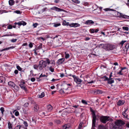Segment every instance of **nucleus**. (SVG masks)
Listing matches in <instances>:
<instances>
[{
    "instance_id": "1",
    "label": "nucleus",
    "mask_w": 129,
    "mask_h": 129,
    "mask_svg": "<svg viewBox=\"0 0 129 129\" xmlns=\"http://www.w3.org/2000/svg\"><path fill=\"white\" fill-rule=\"evenodd\" d=\"M124 122L121 120H117L114 122L110 123V129H121Z\"/></svg>"
},
{
    "instance_id": "2",
    "label": "nucleus",
    "mask_w": 129,
    "mask_h": 129,
    "mask_svg": "<svg viewBox=\"0 0 129 129\" xmlns=\"http://www.w3.org/2000/svg\"><path fill=\"white\" fill-rule=\"evenodd\" d=\"M45 60H42L40 61L39 63V71L42 70L43 68H45L47 64L49 65L50 63V60L48 58L45 59Z\"/></svg>"
},
{
    "instance_id": "3",
    "label": "nucleus",
    "mask_w": 129,
    "mask_h": 129,
    "mask_svg": "<svg viewBox=\"0 0 129 129\" xmlns=\"http://www.w3.org/2000/svg\"><path fill=\"white\" fill-rule=\"evenodd\" d=\"M99 47L102 46V48L105 49L106 50H112L115 48L114 45L108 44H101L98 45Z\"/></svg>"
},
{
    "instance_id": "4",
    "label": "nucleus",
    "mask_w": 129,
    "mask_h": 129,
    "mask_svg": "<svg viewBox=\"0 0 129 129\" xmlns=\"http://www.w3.org/2000/svg\"><path fill=\"white\" fill-rule=\"evenodd\" d=\"M90 111L92 112L91 114L92 118V129H95L94 127L95 125L96 116L95 115V111L93 110L91 108H90Z\"/></svg>"
},
{
    "instance_id": "5",
    "label": "nucleus",
    "mask_w": 129,
    "mask_h": 129,
    "mask_svg": "<svg viewBox=\"0 0 129 129\" xmlns=\"http://www.w3.org/2000/svg\"><path fill=\"white\" fill-rule=\"evenodd\" d=\"M104 10L106 11H115L117 13V15H118V13H119V16L121 18L125 19H129V16L123 15L122 14L119 13L118 12L116 11L115 10L113 9H111L110 8H107L104 9Z\"/></svg>"
},
{
    "instance_id": "6",
    "label": "nucleus",
    "mask_w": 129,
    "mask_h": 129,
    "mask_svg": "<svg viewBox=\"0 0 129 129\" xmlns=\"http://www.w3.org/2000/svg\"><path fill=\"white\" fill-rule=\"evenodd\" d=\"M110 117L109 116H101L100 118L101 121L102 123H105L109 120Z\"/></svg>"
},
{
    "instance_id": "7",
    "label": "nucleus",
    "mask_w": 129,
    "mask_h": 129,
    "mask_svg": "<svg viewBox=\"0 0 129 129\" xmlns=\"http://www.w3.org/2000/svg\"><path fill=\"white\" fill-rule=\"evenodd\" d=\"M50 10L55 11L57 12L64 11V10L63 9H61L58 8L56 7H53L50 8Z\"/></svg>"
},
{
    "instance_id": "8",
    "label": "nucleus",
    "mask_w": 129,
    "mask_h": 129,
    "mask_svg": "<svg viewBox=\"0 0 129 129\" xmlns=\"http://www.w3.org/2000/svg\"><path fill=\"white\" fill-rule=\"evenodd\" d=\"M72 77L74 79V81L77 83L79 84L81 82L82 80L77 77L75 75H73Z\"/></svg>"
},
{
    "instance_id": "9",
    "label": "nucleus",
    "mask_w": 129,
    "mask_h": 129,
    "mask_svg": "<svg viewBox=\"0 0 129 129\" xmlns=\"http://www.w3.org/2000/svg\"><path fill=\"white\" fill-rule=\"evenodd\" d=\"M25 83L24 82H21L20 84L19 85L21 88L24 90L25 91H27V89L25 85Z\"/></svg>"
},
{
    "instance_id": "10",
    "label": "nucleus",
    "mask_w": 129,
    "mask_h": 129,
    "mask_svg": "<svg viewBox=\"0 0 129 129\" xmlns=\"http://www.w3.org/2000/svg\"><path fill=\"white\" fill-rule=\"evenodd\" d=\"M26 23L25 21H19L18 23L15 22L14 24H17L19 26H20L21 25H23V26L25 25L26 24Z\"/></svg>"
},
{
    "instance_id": "11",
    "label": "nucleus",
    "mask_w": 129,
    "mask_h": 129,
    "mask_svg": "<svg viewBox=\"0 0 129 129\" xmlns=\"http://www.w3.org/2000/svg\"><path fill=\"white\" fill-rule=\"evenodd\" d=\"M69 25L71 27H79L80 26V25L77 23H72Z\"/></svg>"
},
{
    "instance_id": "12",
    "label": "nucleus",
    "mask_w": 129,
    "mask_h": 129,
    "mask_svg": "<svg viewBox=\"0 0 129 129\" xmlns=\"http://www.w3.org/2000/svg\"><path fill=\"white\" fill-rule=\"evenodd\" d=\"M64 60L65 59L64 58L60 59L58 60L56 63L58 64H62L64 61Z\"/></svg>"
},
{
    "instance_id": "13",
    "label": "nucleus",
    "mask_w": 129,
    "mask_h": 129,
    "mask_svg": "<svg viewBox=\"0 0 129 129\" xmlns=\"http://www.w3.org/2000/svg\"><path fill=\"white\" fill-rule=\"evenodd\" d=\"M125 102V101H124L119 100L117 103V105L119 106H121L123 105Z\"/></svg>"
},
{
    "instance_id": "14",
    "label": "nucleus",
    "mask_w": 129,
    "mask_h": 129,
    "mask_svg": "<svg viewBox=\"0 0 129 129\" xmlns=\"http://www.w3.org/2000/svg\"><path fill=\"white\" fill-rule=\"evenodd\" d=\"M70 127V124L68 123L65 124L63 126L62 129H67L69 128Z\"/></svg>"
},
{
    "instance_id": "15",
    "label": "nucleus",
    "mask_w": 129,
    "mask_h": 129,
    "mask_svg": "<svg viewBox=\"0 0 129 129\" xmlns=\"http://www.w3.org/2000/svg\"><path fill=\"white\" fill-rule=\"evenodd\" d=\"M85 23L87 24H90L94 23V22L92 20H88L85 21Z\"/></svg>"
},
{
    "instance_id": "16",
    "label": "nucleus",
    "mask_w": 129,
    "mask_h": 129,
    "mask_svg": "<svg viewBox=\"0 0 129 129\" xmlns=\"http://www.w3.org/2000/svg\"><path fill=\"white\" fill-rule=\"evenodd\" d=\"M0 82L3 83H5V78L3 76H0Z\"/></svg>"
},
{
    "instance_id": "17",
    "label": "nucleus",
    "mask_w": 129,
    "mask_h": 129,
    "mask_svg": "<svg viewBox=\"0 0 129 129\" xmlns=\"http://www.w3.org/2000/svg\"><path fill=\"white\" fill-rule=\"evenodd\" d=\"M47 108L49 111H50L52 109V107L51 105L50 104L48 105Z\"/></svg>"
},
{
    "instance_id": "18",
    "label": "nucleus",
    "mask_w": 129,
    "mask_h": 129,
    "mask_svg": "<svg viewBox=\"0 0 129 129\" xmlns=\"http://www.w3.org/2000/svg\"><path fill=\"white\" fill-rule=\"evenodd\" d=\"M8 84L12 87L15 85L14 83L13 82L11 81H10L8 82Z\"/></svg>"
},
{
    "instance_id": "19",
    "label": "nucleus",
    "mask_w": 129,
    "mask_h": 129,
    "mask_svg": "<svg viewBox=\"0 0 129 129\" xmlns=\"http://www.w3.org/2000/svg\"><path fill=\"white\" fill-rule=\"evenodd\" d=\"M39 109V107L37 105H35L34 107V110L36 112H37L38 111Z\"/></svg>"
},
{
    "instance_id": "20",
    "label": "nucleus",
    "mask_w": 129,
    "mask_h": 129,
    "mask_svg": "<svg viewBox=\"0 0 129 129\" xmlns=\"http://www.w3.org/2000/svg\"><path fill=\"white\" fill-rule=\"evenodd\" d=\"M112 79H109V80L108 81V83L109 84H111L114 82V80H112Z\"/></svg>"
},
{
    "instance_id": "21",
    "label": "nucleus",
    "mask_w": 129,
    "mask_h": 129,
    "mask_svg": "<svg viewBox=\"0 0 129 129\" xmlns=\"http://www.w3.org/2000/svg\"><path fill=\"white\" fill-rule=\"evenodd\" d=\"M39 64H38V65L35 64L34 66L33 67L35 69H36L37 70H39Z\"/></svg>"
},
{
    "instance_id": "22",
    "label": "nucleus",
    "mask_w": 129,
    "mask_h": 129,
    "mask_svg": "<svg viewBox=\"0 0 129 129\" xmlns=\"http://www.w3.org/2000/svg\"><path fill=\"white\" fill-rule=\"evenodd\" d=\"M45 76H46V75H45V74L43 75L42 74L40 75V76H39V77L37 78V81H40V80H39V79L41 77H45Z\"/></svg>"
},
{
    "instance_id": "23",
    "label": "nucleus",
    "mask_w": 129,
    "mask_h": 129,
    "mask_svg": "<svg viewBox=\"0 0 129 129\" xmlns=\"http://www.w3.org/2000/svg\"><path fill=\"white\" fill-rule=\"evenodd\" d=\"M9 2V5L10 6H12L14 3V1L13 0H10Z\"/></svg>"
},
{
    "instance_id": "24",
    "label": "nucleus",
    "mask_w": 129,
    "mask_h": 129,
    "mask_svg": "<svg viewBox=\"0 0 129 129\" xmlns=\"http://www.w3.org/2000/svg\"><path fill=\"white\" fill-rule=\"evenodd\" d=\"M44 92H42L41 94L39 95V98H42L44 97Z\"/></svg>"
},
{
    "instance_id": "25",
    "label": "nucleus",
    "mask_w": 129,
    "mask_h": 129,
    "mask_svg": "<svg viewBox=\"0 0 129 129\" xmlns=\"http://www.w3.org/2000/svg\"><path fill=\"white\" fill-rule=\"evenodd\" d=\"M95 92L97 94L102 93V91L99 90H95Z\"/></svg>"
},
{
    "instance_id": "26",
    "label": "nucleus",
    "mask_w": 129,
    "mask_h": 129,
    "mask_svg": "<svg viewBox=\"0 0 129 129\" xmlns=\"http://www.w3.org/2000/svg\"><path fill=\"white\" fill-rule=\"evenodd\" d=\"M72 1L74 3L76 4H79L80 3V1L78 0H72Z\"/></svg>"
},
{
    "instance_id": "27",
    "label": "nucleus",
    "mask_w": 129,
    "mask_h": 129,
    "mask_svg": "<svg viewBox=\"0 0 129 129\" xmlns=\"http://www.w3.org/2000/svg\"><path fill=\"white\" fill-rule=\"evenodd\" d=\"M122 115L124 116V118H127V119H129V118L127 117L128 115L126 114L125 113H124V114H123V112H122Z\"/></svg>"
},
{
    "instance_id": "28",
    "label": "nucleus",
    "mask_w": 129,
    "mask_h": 129,
    "mask_svg": "<svg viewBox=\"0 0 129 129\" xmlns=\"http://www.w3.org/2000/svg\"><path fill=\"white\" fill-rule=\"evenodd\" d=\"M8 127L9 129H11L12 128V124L10 122H9L8 123Z\"/></svg>"
},
{
    "instance_id": "29",
    "label": "nucleus",
    "mask_w": 129,
    "mask_h": 129,
    "mask_svg": "<svg viewBox=\"0 0 129 129\" xmlns=\"http://www.w3.org/2000/svg\"><path fill=\"white\" fill-rule=\"evenodd\" d=\"M73 109V108H69L68 109V112L69 113L73 112L72 111Z\"/></svg>"
},
{
    "instance_id": "30",
    "label": "nucleus",
    "mask_w": 129,
    "mask_h": 129,
    "mask_svg": "<svg viewBox=\"0 0 129 129\" xmlns=\"http://www.w3.org/2000/svg\"><path fill=\"white\" fill-rule=\"evenodd\" d=\"M0 110L1 111V113L2 114L4 113V112L5 111L4 108L3 107H2L0 109Z\"/></svg>"
},
{
    "instance_id": "31",
    "label": "nucleus",
    "mask_w": 129,
    "mask_h": 129,
    "mask_svg": "<svg viewBox=\"0 0 129 129\" xmlns=\"http://www.w3.org/2000/svg\"><path fill=\"white\" fill-rule=\"evenodd\" d=\"M49 70L51 72H54V69L52 68L51 66L49 68Z\"/></svg>"
},
{
    "instance_id": "32",
    "label": "nucleus",
    "mask_w": 129,
    "mask_h": 129,
    "mask_svg": "<svg viewBox=\"0 0 129 129\" xmlns=\"http://www.w3.org/2000/svg\"><path fill=\"white\" fill-rule=\"evenodd\" d=\"M54 122L55 123L57 124H59L60 123V121L58 119H56L55 120H54Z\"/></svg>"
},
{
    "instance_id": "33",
    "label": "nucleus",
    "mask_w": 129,
    "mask_h": 129,
    "mask_svg": "<svg viewBox=\"0 0 129 129\" xmlns=\"http://www.w3.org/2000/svg\"><path fill=\"white\" fill-rule=\"evenodd\" d=\"M81 102L85 105H87L88 103L85 100H82L81 101Z\"/></svg>"
},
{
    "instance_id": "34",
    "label": "nucleus",
    "mask_w": 129,
    "mask_h": 129,
    "mask_svg": "<svg viewBox=\"0 0 129 129\" xmlns=\"http://www.w3.org/2000/svg\"><path fill=\"white\" fill-rule=\"evenodd\" d=\"M122 29H123L126 31L128 30V28L127 27L123 26L122 27Z\"/></svg>"
},
{
    "instance_id": "35",
    "label": "nucleus",
    "mask_w": 129,
    "mask_h": 129,
    "mask_svg": "<svg viewBox=\"0 0 129 129\" xmlns=\"http://www.w3.org/2000/svg\"><path fill=\"white\" fill-rule=\"evenodd\" d=\"M65 58L66 59L68 58L69 57V54L66 53V52H65Z\"/></svg>"
},
{
    "instance_id": "36",
    "label": "nucleus",
    "mask_w": 129,
    "mask_h": 129,
    "mask_svg": "<svg viewBox=\"0 0 129 129\" xmlns=\"http://www.w3.org/2000/svg\"><path fill=\"white\" fill-rule=\"evenodd\" d=\"M15 89V90H19V88L18 87V86L16 85L15 84V85L13 87Z\"/></svg>"
},
{
    "instance_id": "37",
    "label": "nucleus",
    "mask_w": 129,
    "mask_h": 129,
    "mask_svg": "<svg viewBox=\"0 0 129 129\" xmlns=\"http://www.w3.org/2000/svg\"><path fill=\"white\" fill-rule=\"evenodd\" d=\"M69 22H68V23H67L66 21H65V20H64L63 22L62 25H68V24H69Z\"/></svg>"
},
{
    "instance_id": "38",
    "label": "nucleus",
    "mask_w": 129,
    "mask_h": 129,
    "mask_svg": "<svg viewBox=\"0 0 129 129\" xmlns=\"http://www.w3.org/2000/svg\"><path fill=\"white\" fill-rule=\"evenodd\" d=\"M16 68L19 71H21L22 70V69L18 65L17 66Z\"/></svg>"
},
{
    "instance_id": "39",
    "label": "nucleus",
    "mask_w": 129,
    "mask_h": 129,
    "mask_svg": "<svg viewBox=\"0 0 129 129\" xmlns=\"http://www.w3.org/2000/svg\"><path fill=\"white\" fill-rule=\"evenodd\" d=\"M129 47V43H128L126 44L125 46V47L126 49L127 50L128 48Z\"/></svg>"
},
{
    "instance_id": "40",
    "label": "nucleus",
    "mask_w": 129,
    "mask_h": 129,
    "mask_svg": "<svg viewBox=\"0 0 129 129\" xmlns=\"http://www.w3.org/2000/svg\"><path fill=\"white\" fill-rule=\"evenodd\" d=\"M126 42V41H122L120 42V44L122 45V46L124 43Z\"/></svg>"
},
{
    "instance_id": "41",
    "label": "nucleus",
    "mask_w": 129,
    "mask_h": 129,
    "mask_svg": "<svg viewBox=\"0 0 129 129\" xmlns=\"http://www.w3.org/2000/svg\"><path fill=\"white\" fill-rule=\"evenodd\" d=\"M13 27V26L11 24H9L7 28L8 29H11Z\"/></svg>"
},
{
    "instance_id": "42",
    "label": "nucleus",
    "mask_w": 129,
    "mask_h": 129,
    "mask_svg": "<svg viewBox=\"0 0 129 129\" xmlns=\"http://www.w3.org/2000/svg\"><path fill=\"white\" fill-rule=\"evenodd\" d=\"M82 123H79L78 127V129H80L82 128Z\"/></svg>"
},
{
    "instance_id": "43",
    "label": "nucleus",
    "mask_w": 129,
    "mask_h": 129,
    "mask_svg": "<svg viewBox=\"0 0 129 129\" xmlns=\"http://www.w3.org/2000/svg\"><path fill=\"white\" fill-rule=\"evenodd\" d=\"M122 70H121L119 72L117 73L118 74H119L120 75H123V74L121 73Z\"/></svg>"
},
{
    "instance_id": "44",
    "label": "nucleus",
    "mask_w": 129,
    "mask_h": 129,
    "mask_svg": "<svg viewBox=\"0 0 129 129\" xmlns=\"http://www.w3.org/2000/svg\"><path fill=\"white\" fill-rule=\"evenodd\" d=\"M15 35L14 34H13V35H12L10 34H7L5 35L4 36H14Z\"/></svg>"
},
{
    "instance_id": "45",
    "label": "nucleus",
    "mask_w": 129,
    "mask_h": 129,
    "mask_svg": "<svg viewBox=\"0 0 129 129\" xmlns=\"http://www.w3.org/2000/svg\"><path fill=\"white\" fill-rule=\"evenodd\" d=\"M15 114L16 116H18L19 115V112L18 111H16L15 112Z\"/></svg>"
},
{
    "instance_id": "46",
    "label": "nucleus",
    "mask_w": 129,
    "mask_h": 129,
    "mask_svg": "<svg viewBox=\"0 0 129 129\" xmlns=\"http://www.w3.org/2000/svg\"><path fill=\"white\" fill-rule=\"evenodd\" d=\"M23 124L26 127H27L28 126V125L27 122L26 121H24L23 122Z\"/></svg>"
},
{
    "instance_id": "47",
    "label": "nucleus",
    "mask_w": 129,
    "mask_h": 129,
    "mask_svg": "<svg viewBox=\"0 0 129 129\" xmlns=\"http://www.w3.org/2000/svg\"><path fill=\"white\" fill-rule=\"evenodd\" d=\"M60 25V23H57L54 24V26L55 27H57L58 26H59Z\"/></svg>"
},
{
    "instance_id": "48",
    "label": "nucleus",
    "mask_w": 129,
    "mask_h": 129,
    "mask_svg": "<svg viewBox=\"0 0 129 129\" xmlns=\"http://www.w3.org/2000/svg\"><path fill=\"white\" fill-rule=\"evenodd\" d=\"M90 31L91 33H94L95 32V30L93 29H90Z\"/></svg>"
},
{
    "instance_id": "49",
    "label": "nucleus",
    "mask_w": 129,
    "mask_h": 129,
    "mask_svg": "<svg viewBox=\"0 0 129 129\" xmlns=\"http://www.w3.org/2000/svg\"><path fill=\"white\" fill-rule=\"evenodd\" d=\"M17 40V39H12L11 40V41L12 42H16Z\"/></svg>"
},
{
    "instance_id": "50",
    "label": "nucleus",
    "mask_w": 129,
    "mask_h": 129,
    "mask_svg": "<svg viewBox=\"0 0 129 129\" xmlns=\"http://www.w3.org/2000/svg\"><path fill=\"white\" fill-rule=\"evenodd\" d=\"M104 128V126H102V125H99V129H103Z\"/></svg>"
},
{
    "instance_id": "51",
    "label": "nucleus",
    "mask_w": 129,
    "mask_h": 129,
    "mask_svg": "<svg viewBox=\"0 0 129 129\" xmlns=\"http://www.w3.org/2000/svg\"><path fill=\"white\" fill-rule=\"evenodd\" d=\"M87 82L88 83L90 84L94 83L95 81H87Z\"/></svg>"
},
{
    "instance_id": "52",
    "label": "nucleus",
    "mask_w": 129,
    "mask_h": 129,
    "mask_svg": "<svg viewBox=\"0 0 129 129\" xmlns=\"http://www.w3.org/2000/svg\"><path fill=\"white\" fill-rule=\"evenodd\" d=\"M36 79L34 78H31L30 80L32 82H34L35 81Z\"/></svg>"
},
{
    "instance_id": "53",
    "label": "nucleus",
    "mask_w": 129,
    "mask_h": 129,
    "mask_svg": "<svg viewBox=\"0 0 129 129\" xmlns=\"http://www.w3.org/2000/svg\"><path fill=\"white\" fill-rule=\"evenodd\" d=\"M29 105V103H25L24 105V106L25 107H27Z\"/></svg>"
},
{
    "instance_id": "54",
    "label": "nucleus",
    "mask_w": 129,
    "mask_h": 129,
    "mask_svg": "<svg viewBox=\"0 0 129 129\" xmlns=\"http://www.w3.org/2000/svg\"><path fill=\"white\" fill-rule=\"evenodd\" d=\"M10 48H11V47H10ZM9 49H10V48H9V47L7 48H4V49H3L1 51H4L6 50H8Z\"/></svg>"
},
{
    "instance_id": "55",
    "label": "nucleus",
    "mask_w": 129,
    "mask_h": 129,
    "mask_svg": "<svg viewBox=\"0 0 129 129\" xmlns=\"http://www.w3.org/2000/svg\"><path fill=\"white\" fill-rule=\"evenodd\" d=\"M38 25V24L37 23H36L34 24H33V26L34 27H36Z\"/></svg>"
},
{
    "instance_id": "56",
    "label": "nucleus",
    "mask_w": 129,
    "mask_h": 129,
    "mask_svg": "<svg viewBox=\"0 0 129 129\" xmlns=\"http://www.w3.org/2000/svg\"><path fill=\"white\" fill-rule=\"evenodd\" d=\"M15 12L17 14H20V11L16 10L15 11Z\"/></svg>"
},
{
    "instance_id": "57",
    "label": "nucleus",
    "mask_w": 129,
    "mask_h": 129,
    "mask_svg": "<svg viewBox=\"0 0 129 129\" xmlns=\"http://www.w3.org/2000/svg\"><path fill=\"white\" fill-rule=\"evenodd\" d=\"M18 71L17 70H16L14 72V73L15 74H17L18 73Z\"/></svg>"
},
{
    "instance_id": "58",
    "label": "nucleus",
    "mask_w": 129,
    "mask_h": 129,
    "mask_svg": "<svg viewBox=\"0 0 129 129\" xmlns=\"http://www.w3.org/2000/svg\"><path fill=\"white\" fill-rule=\"evenodd\" d=\"M124 109H125V110L123 112H123V114H124V113H125V112H126L127 111V110L128 109V108H127L126 109H125V108H124Z\"/></svg>"
},
{
    "instance_id": "59",
    "label": "nucleus",
    "mask_w": 129,
    "mask_h": 129,
    "mask_svg": "<svg viewBox=\"0 0 129 129\" xmlns=\"http://www.w3.org/2000/svg\"><path fill=\"white\" fill-rule=\"evenodd\" d=\"M104 77H105V80H107L108 81L109 80V79H110L109 78L106 77V76H104Z\"/></svg>"
},
{
    "instance_id": "60",
    "label": "nucleus",
    "mask_w": 129,
    "mask_h": 129,
    "mask_svg": "<svg viewBox=\"0 0 129 129\" xmlns=\"http://www.w3.org/2000/svg\"><path fill=\"white\" fill-rule=\"evenodd\" d=\"M51 61V64H55V61L54 60H50V61Z\"/></svg>"
},
{
    "instance_id": "61",
    "label": "nucleus",
    "mask_w": 129,
    "mask_h": 129,
    "mask_svg": "<svg viewBox=\"0 0 129 129\" xmlns=\"http://www.w3.org/2000/svg\"><path fill=\"white\" fill-rule=\"evenodd\" d=\"M29 46L30 47L32 48L33 46V44L31 43H29Z\"/></svg>"
},
{
    "instance_id": "62",
    "label": "nucleus",
    "mask_w": 129,
    "mask_h": 129,
    "mask_svg": "<svg viewBox=\"0 0 129 129\" xmlns=\"http://www.w3.org/2000/svg\"><path fill=\"white\" fill-rule=\"evenodd\" d=\"M112 73H111L109 75V78L110 79H112V78H111V77L112 76Z\"/></svg>"
},
{
    "instance_id": "63",
    "label": "nucleus",
    "mask_w": 129,
    "mask_h": 129,
    "mask_svg": "<svg viewBox=\"0 0 129 129\" xmlns=\"http://www.w3.org/2000/svg\"><path fill=\"white\" fill-rule=\"evenodd\" d=\"M78 106H79L78 105H74L73 106V107H74L75 108H77Z\"/></svg>"
},
{
    "instance_id": "64",
    "label": "nucleus",
    "mask_w": 129,
    "mask_h": 129,
    "mask_svg": "<svg viewBox=\"0 0 129 129\" xmlns=\"http://www.w3.org/2000/svg\"><path fill=\"white\" fill-rule=\"evenodd\" d=\"M60 76L61 77H63L64 76V74L63 73H62L61 74Z\"/></svg>"
}]
</instances>
